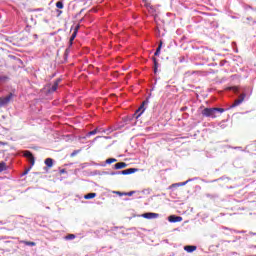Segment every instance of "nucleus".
Here are the masks:
<instances>
[{
  "mask_svg": "<svg viewBox=\"0 0 256 256\" xmlns=\"http://www.w3.org/2000/svg\"><path fill=\"white\" fill-rule=\"evenodd\" d=\"M217 113H225L223 108H205L202 110L203 117H211V119H216Z\"/></svg>",
  "mask_w": 256,
  "mask_h": 256,
  "instance_id": "f257e3e1",
  "label": "nucleus"
},
{
  "mask_svg": "<svg viewBox=\"0 0 256 256\" xmlns=\"http://www.w3.org/2000/svg\"><path fill=\"white\" fill-rule=\"evenodd\" d=\"M15 97V94L9 93L6 97H0V107H5V105H9L11 100Z\"/></svg>",
  "mask_w": 256,
  "mask_h": 256,
  "instance_id": "f03ea898",
  "label": "nucleus"
},
{
  "mask_svg": "<svg viewBox=\"0 0 256 256\" xmlns=\"http://www.w3.org/2000/svg\"><path fill=\"white\" fill-rule=\"evenodd\" d=\"M61 83V79L58 78L56 81H54L52 84H49L48 92L55 93L57 89H59V84Z\"/></svg>",
  "mask_w": 256,
  "mask_h": 256,
  "instance_id": "7ed1b4c3",
  "label": "nucleus"
},
{
  "mask_svg": "<svg viewBox=\"0 0 256 256\" xmlns=\"http://www.w3.org/2000/svg\"><path fill=\"white\" fill-rule=\"evenodd\" d=\"M168 221L170 223H181V221H183V217L181 216H176V215H170L168 217Z\"/></svg>",
  "mask_w": 256,
  "mask_h": 256,
  "instance_id": "20e7f679",
  "label": "nucleus"
},
{
  "mask_svg": "<svg viewBox=\"0 0 256 256\" xmlns=\"http://www.w3.org/2000/svg\"><path fill=\"white\" fill-rule=\"evenodd\" d=\"M147 103H149V100H145L142 102L141 106L138 108V111H136V113H139L137 117H141V115H143L145 111V105H147Z\"/></svg>",
  "mask_w": 256,
  "mask_h": 256,
  "instance_id": "39448f33",
  "label": "nucleus"
},
{
  "mask_svg": "<svg viewBox=\"0 0 256 256\" xmlns=\"http://www.w3.org/2000/svg\"><path fill=\"white\" fill-rule=\"evenodd\" d=\"M142 217H144V219H157V217H159V214L153 213V212H148V213H144L142 215Z\"/></svg>",
  "mask_w": 256,
  "mask_h": 256,
  "instance_id": "423d86ee",
  "label": "nucleus"
},
{
  "mask_svg": "<svg viewBox=\"0 0 256 256\" xmlns=\"http://www.w3.org/2000/svg\"><path fill=\"white\" fill-rule=\"evenodd\" d=\"M138 169L137 168H129L126 170H123L121 173V175H132V173H137Z\"/></svg>",
  "mask_w": 256,
  "mask_h": 256,
  "instance_id": "0eeeda50",
  "label": "nucleus"
},
{
  "mask_svg": "<svg viewBox=\"0 0 256 256\" xmlns=\"http://www.w3.org/2000/svg\"><path fill=\"white\" fill-rule=\"evenodd\" d=\"M184 251H186L187 253H193V251H197V246H193V245L184 246Z\"/></svg>",
  "mask_w": 256,
  "mask_h": 256,
  "instance_id": "6e6552de",
  "label": "nucleus"
},
{
  "mask_svg": "<svg viewBox=\"0 0 256 256\" xmlns=\"http://www.w3.org/2000/svg\"><path fill=\"white\" fill-rule=\"evenodd\" d=\"M125 167H127V163L125 162H118L114 165V169H125Z\"/></svg>",
  "mask_w": 256,
  "mask_h": 256,
  "instance_id": "1a4fd4ad",
  "label": "nucleus"
},
{
  "mask_svg": "<svg viewBox=\"0 0 256 256\" xmlns=\"http://www.w3.org/2000/svg\"><path fill=\"white\" fill-rule=\"evenodd\" d=\"M20 243H22L23 245H26L28 247H35V245H37V243L31 242V241H27V240H22V241H20Z\"/></svg>",
  "mask_w": 256,
  "mask_h": 256,
  "instance_id": "9d476101",
  "label": "nucleus"
},
{
  "mask_svg": "<svg viewBox=\"0 0 256 256\" xmlns=\"http://www.w3.org/2000/svg\"><path fill=\"white\" fill-rule=\"evenodd\" d=\"M163 47V41H160L157 49H156V52L154 53V55L157 57L159 56V54L161 53V48Z\"/></svg>",
  "mask_w": 256,
  "mask_h": 256,
  "instance_id": "9b49d317",
  "label": "nucleus"
},
{
  "mask_svg": "<svg viewBox=\"0 0 256 256\" xmlns=\"http://www.w3.org/2000/svg\"><path fill=\"white\" fill-rule=\"evenodd\" d=\"M75 37H77V28L73 32L72 36L70 37L69 44L73 45V41H75Z\"/></svg>",
  "mask_w": 256,
  "mask_h": 256,
  "instance_id": "f8f14e48",
  "label": "nucleus"
},
{
  "mask_svg": "<svg viewBox=\"0 0 256 256\" xmlns=\"http://www.w3.org/2000/svg\"><path fill=\"white\" fill-rule=\"evenodd\" d=\"M241 103H243V100L242 99H236L235 101H234V103L231 105V107L233 108V107H239V105H241Z\"/></svg>",
  "mask_w": 256,
  "mask_h": 256,
  "instance_id": "ddd939ff",
  "label": "nucleus"
},
{
  "mask_svg": "<svg viewBox=\"0 0 256 256\" xmlns=\"http://www.w3.org/2000/svg\"><path fill=\"white\" fill-rule=\"evenodd\" d=\"M97 197V193H88L84 196V199H95Z\"/></svg>",
  "mask_w": 256,
  "mask_h": 256,
  "instance_id": "4468645a",
  "label": "nucleus"
},
{
  "mask_svg": "<svg viewBox=\"0 0 256 256\" xmlns=\"http://www.w3.org/2000/svg\"><path fill=\"white\" fill-rule=\"evenodd\" d=\"M152 60L154 62V73H157V69L159 67V62H157V58L156 57H153Z\"/></svg>",
  "mask_w": 256,
  "mask_h": 256,
  "instance_id": "2eb2a0df",
  "label": "nucleus"
},
{
  "mask_svg": "<svg viewBox=\"0 0 256 256\" xmlns=\"http://www.w3.org/2000/svg\"><path fill=\"white\" fill-rule=\"evenodd\" d=\"M7 171V164L5 162H0V173Z\"/></svg>",
  "mask_w": 256,
  "mask_h": 256,
  "instance_id": "dca6fc26",
  "label": "nucleus"
},
{
  "mask_svg": "<svg viewBox=\"0 0 256 256\" xmlns=\"http://www.w3.org/2000/svg\"><path fill=\"white\" fill-rule=\"evenodd\" d=\"M7 81H9V76H0V85L7 83Z\"/></svg>",
  "mask_w": 256,
  "mask_h": 256,
  "instance_id": "f3484780",
  "label": "nucleus"
},
{
  "mask_svg": "<svg viewBox=\"0 0 256 256\" xmlns=\"http://www.w3.org/2000/svg\"><path fill=\"white\" fill-rule=\"evenodd\" d=\"M45 165H47L51 169V167H53V160L51 158H47L45 160Z\"/></svg>",
  "mask_w": 256,
  "mask_h": 256,
  "instance_id": "a211bd4d",
  "label": "nucleus"
},
{
  "mask_svg": "<svg viewBox=\"0 0 256 256\" xmlns=\"http://www.w3.org/2000/svg\"><path fill=\"white\" fill-rule=\"evenodd\" d=\"M24 157L29 159L30 157H33V153H31V151H29V150H26V151H24Z\"/></svg>",
  "mask_w": 256,
  "mask_h": 256,
  "instance_id": "6ab92c4d",
  "label": "nucleus"
},
{
  "mask_svg": "<svg viewBox=\"0 0 256 256\" xmlns=\"http://www.w3.org/2000/svg\"><path fill=\"white\" fill-rule=\"evenodd\" d=\"M106 163H107L108 165H111V163H117V159H115V158H108V159L106 160Z\"/></svg>",
  "mask_w": 256,
  "mask_h": 256,
  "instance_id": "aec40b11",
  "label": "nucleus"
},
{
  "mask_svg": "<svg viewBox=\"0 0 256 256\" xmlns=\"http://www.w3.org/2000/svg\"><path fill=\"white\" fill-rule=\"evenodd\" d=\"M28 161L31 164V167H33V165H35V156H31L30 158H28Z\"/></svg>",
  "mask_w": 256,
  "mask_h": 256,
  "instance_id": "412c9836",
  "label": "nucleus"
},
{
  "mask_svg": "<svg viewBox=\"0 0 256 256\" xmlns=\"http://www.w3.org/2000/svg\"><path fill=\"white\" fill-rule=\"evenodd\" d=\"M56 7H57V9H63V7H64L63 1H58V2L56 3Z\"/></svg>",
  "mask_w": 256,
  "mask_h": 256,
  "instance_id": "4be33fe9",
  "label": "nucleus"
},
{
  "mask_svg": "<svg viewBox=\"0 0 256 256\" xmlns=\"http://www.w3.org/2000/svg\"><path fill=\"white\" fill-rule=\"evenodd\" d=\"M247 97V94L246 93H242L239 95V98L238 99H241L242 100V103L245 101V98Z\"/></svg>",
  "mask_w": 256,
  "mask_h": 256,
  "instance_id": "5701e85b",
  "label": "nucleus"
},
{
  "mask_svg": "<svg viewBox=\"0 0 256 256\" xmlns=\"http://www.w3.org/2000/svg\"><path fill=\"white\" fill-rule=\"evenodd\" d=\"M65 239H66L67 241L72 240V239H75V234H69V235H67V236L65 237Z\"/></svg>",
  "mask_w": 256,
  "mask_h": 256,
  "instance_id": "b1692460",
  "label": "nucleus"
},
{
  "mask_svg": "<svg viewBox=\"0 0 256 256\" xmlns=\"http://www.w3.org/2000/svg\"><path fill=\"white\" fill-rule=\"evenodd\" d=\"M91 135H97V129L88 132V136L91 137Z\"/></svg>",
  "mask_w": 256,
  "mask_h": 256,
  "instance_id": "393cba45",
  "label": "nucleus"
},
{
  "mask_svg": "<svg viewBox=\"0 0 256 256\" xmlns=\"http://www.w3.org/2000/svg\"><path fill=\"white\" fill-rule=\"evenodd\" d=\"M79 153V150H75L74 152L71 153L70 157H75Z\"/></svg>",
  "mask_w": 256,
  "mask_h": 256,
  "instance_id": "a878e982",
  "label": "nucleus"
},
{
  "mask_svg": "<svg viewBox=\"0 0 256 256\" xmlns=\"http://www.w3.org/2000/svg\"><path fill=\"white\" fill-rule=\"evenodd\" d=\"M232 91H234V93H237V91H239V88L238 87H231L230 88Z\"/></svg>",
  "mask_w": 256,
  "mask_h": 256,
  "instance_id": "bb28decb",
  "label": "nucleus"
},
{
  "mask_svg": "<svg viewBox=\"0 0 256 256\" xmlns=\"http://www.w3.org/2000/svg\"><path fill=\"white\" fill-rule=\"evenodd\" d=\"M134 192H128L127 195L128 197H131V195H133Z\"/></svg>",
  "mask_w": 256,
  "mask_h": 256,
  "instance_id": "cd10ccee",
  "label": "nucleus"
},
{
  "mask_svg": "<svg viewBox=\"0 0 256 256\" xmlns=\"http://www.w3.org/2000/svg\"><path fill=\"white\" fill-rule=\"evenodd\" d=\"M172 187H179V184H172Z\"/></svg>",
  "mask_w": 256,
  "mask_h": 256,
  "instance_id": "c85d7f7f",
  "label": "nucleus"
},
{
  "mask_svg": "<svg viewBox=\"0 0 256 256\" xmlns=\"http://www.w3.org/2000/svg\"><path fill=\"white\" fill-rule=\"evenodd\" d=\"M27 173H29V170H26V171L24 172V175H27Z\"/></svg>",
  "mask_w": 256,
  "mask_h": 256,
  "instance_id": "c756f323",
  "label": "nucleus"
}]
</instances>
